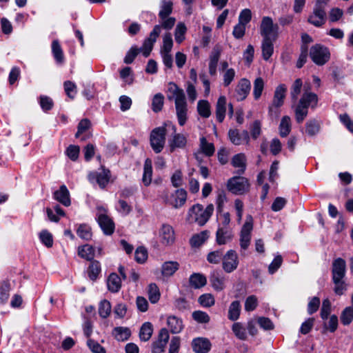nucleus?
Wrapping results in <instances>:
<instances>
[{"label": "nucleus", "mask_w": 353, "mask_h": 353, "mask_svg": "<svg viewBox=\"0 0 353 353\" xmlns=\"http://www.w3.org/2000/svg\"><path fill=\"white\" fill-rule=\"evenodd\" d=\"M153 333V326L151 323H144L139 331V339L141 341H148L150 339Z\"/></svg>", "instance_id": "4c0bfd02"}, {"label": "nucleus", "mask_w": 353, "mask_h": 353, "mask_svg": "<svg viewBox=\"0 0 353 353\" xmlns=\"http://www.w3.org/2000/svg\"><path fill=\"white\" fill-rule=\"evenodd\" d=\"M111 312V304L110 301L106 299L102 300L99 305V314L103 318L108 317Z\"/></svg>", "instance_id": "603ef678"}, {"label": "nucleus", "mask_w": 353, "mask_h": 353, "mask_svg": "<svg viewBox=\"0 0 353 353\" xmlns=\"http://www.w3.org/2000/svg\"><path fill=\"white\" fill-rule=\"evenodd\" d=\"M286 92L287 86L285 84H280L276 88L272 102V107L274 108H279L283 105Z\"/></svg>", "instance_id": "412c9836"}, {"label": "nucleus", "mask_w": 353, "mask_h": 353, "mask_svg": "<svg viewBox=\"0 0 353 353\" xmlns=\"http://www.w3.org/2000/svg\"><path fill=\"white\" fill-rule=\"evenodd\" d=\"M198 302L203 307H210L214 305L215 299L212 294L206 293L199 297Z\"/></svg>", "instance_id": "3c124183"}, {"label": "nucleus", "mask_w": 353, "mask_h": 353, "mask_svg": "<svg viewBox=\"0 0 353 353\" xmlns=\"http://www.w3.org/2000/svg\"><path fill=\"white\" fill-rule=\"evenodd\" d=\"M77 235L82 239L88 241L92 238V232L90 226L81 224L77 230Z\"/></svg>", "instance_id": "864d4df0"}, {"label": "nucleus", "mask_w": 353, "mask_h": 353, "mask_svg": "<svg viewBox=\"0 0 353 353\" xmlns=\"http://www.w3.org/2000/svg\"><path fill=\"white\" fill-rule=\"evenodd\" d=\"M64 90L68 97L74 99L77 94V89L74 83L70 81H66L63 83Z\"/></svg>", "instance_id": "338daca9"}, {"label": "nucleus", "mask_w": 353, "mask_h": 353, "mask_svg": "<svg viewBox=\"0 0 353 353\" xmlns=\"http://www.w3.org/2000/svg\"><path fill=\"white\" fill-rule=\"evenodd\" d=\"M214 211V205L209 204L205 209L201 204H195L188 211V219L190 222L196 223L199 225H204L210 219Z\"/></svg>", "instance_id": "f03ea898"}, {"label": "nucleus", "mask_w": 353, "mask_h": 353, "mask_svg": "<svg viewBox=\"0 0 353 353\" xmlns=\"http://www.w3.org/2000/svg\"><path fill=\"white\" fill-rule=\"evenodd\" d=\"M227 188L234 194L241 195L249 191L250 183L245 177L235 176L228 179Z\"/></svg>", "instance_id": "7ed1b4c3"}, {"label": "nucleus", "mask_w": 353, "mask_h": 353, "mask_svg": "<svg viewBox=\"0 0 353 353\" xmlns=\"http://www.w3.org/2000/svg\"><path fill=\"white\" fill-rule=\"evenodd\" d=\"M152 161L147 159L144 162L142 182L145 186H148L152 182Z\"/></svg>", "instance_id": "2f4dec72"}, {"label": "nucleus", "mask_w": 353, "mask_h": 353, "mask_svg": "<svg viewBox=\"0 0 353 353\" xmlns=\"http://www.w3.org/2000/svg\"><path fill=\"white\" fill-rule=\"evenodd\" d=\"M261 34L263 39H272L276 40L278 37L279 26L274 24L272 18L264 17L262 19L261 26Z\"/></svg>", "instance_id": "1a4fd4ad"}, {"label": "nucleus", "mask_w": 353, "mask_h": 353, "mask_svg": "<svg viewBox=\"0 0 353 353\" xmlns=\"http://www.w3.org/2000/svg\"><path fill=\"white\" fill-rule=\"evenodd\" d=\"M251 90V83L245 78L240 79L236 85L234 97L238 101H241L247 98Z\"/></svg>", "instance_id": "ddd939ff"}, {"label": "nucleus", "mask_w": 353, "mask_h": 353, "mask_svg": "<svg viewBox=\"0 0 353 353\" xmlns=\"http://www.w3.org/2000/svg\"><path fill=\"white\" fill-rule=\"evenodd\" d=\"M169 92L171 93L169 99L174 101L176 110H187L186 97L183 90L179 88L175 83H171Z\"/></svg>", "instance_id": "0eeeda50"}, {"label": "nucleus", "mask_w": 353, "mask_h": 353, "mask_svg": "<svg viewBox=\"0 0 353 353\" xmlns=\"http://www.w3.org/2000/svg\"><path fill=\"white\" fill-rule=\"evenodd\" d=\"M187 196V191L183 188H179L170 194H166L164 196V201L166 204L171 205L175 209H178L185 205Z\"/></svg>", "instance_id": "6e6552de"}, {"label": "nucleus", "mask_w": 353, "mask_h": 353, "mask_svg": "<svg viewBox=\"0 0 353 353\" xmlns=\"http://www.w3.org/2000/svg\"><path fill=\"white\" fill-rule=\"evenodd\" d=\"M167 324L172 334L180 333L183 328L182 320L176 316H168L167 319Z\"/></svg>", "instance_id": "c85d7f7f"}, {"label": "nucleus", "mask_w": 353, "mask_h": 353, "mask_svg": "<svg viewBox=\"0 0 353 353\" xmlns=\"http://www.w3.org/2000/svg\"><path fill=\"white\" fill-rule=\"evenodd\" d=\"M115 208L116 210L123 215L128 214L132 210L131 205L122 199L118 201Z\"/></svg>", "instance_id": "774afa93"}, {"label": "nucleus", "mask_w": 353, "mask_h": 353, "mask_svg": "<svg viewBox=\"0 0 353 353\" xmlns=\"http://www.w3.org/2000/svg\"><path fill=\"white\" fill-rule=\"evenodd\" d=\"M167 128H171L176 132V128L170 122L165 123L163 126L154 128L150 135V143L153 151L158 154L164 148Z\"/></svg>", "instance_id": "f257e3e1"}, {"label": "nucleus", "mask_w": 353, "mask_h": 353, "mask_svg": "<svg viewBox=\"0 0 353 353\" xmlns=\"http://www.w3.org/2000/svg\"><path fill=\"white\" fill-rule=\"evenodd\" d=\"M353 320V307H346L342 312L341 315V321L345 325H347L351 323Z\"/></svg>", "instance_id": "6e6d98bb"}, {"label": "nucleus", "mask_w": 353, "mask_h": 353, "mask_svg": "<svg viewBox=\"0 0 353 353\" xmlns=\"http://www.w3.org/2000/svg\"><path fill=\"white\" fill-rule=\"evenodd\" d=\"M107 286L112 293L118 292L121 288V279L116 273H111L107 280Z\"/></svg>", "instance_id": "a878e982"}, {"label": "nucleus", "mask_w": 353, "mask_h": 353, "mask_svg": "<svg viewBox=\"0 0 353 353\" xmlns=\"http://www.w3.org/2000/svg\"><path fill=\"white\" fill-rule=\"evenodd\" d=\"M292 123L289 117L285 116L281 119L279 126V134L281 137H286L291 132Z\"/></svg>", "instance_id": "79ce46f5"}, {"label": "nucleus", "mask_w": 353, "mask_h": 353, "mask_svg": "<svg viewBox=\"0 0 353 353\" xmlns=\"http://www.w3.org/2000/svg\"><path fill=\"white\" fill-rule=\"evenodd\" d=\"M239 263V257L236 251L230 250L224 254L222 267L225 272L231 273L237 268Z\"/></svg>", "instance_id": "9d476101"}, {"label": "nucleus", "mask_w": 353, "mask_h": 353, "mask_svg": "<svg viewBox=\"0 0 353 353\" xmlns=\"http://www.w3.org/2000/svg\"><path fill=\"white\" fill-rule=\"evenodd\" d=\"M275 40L272 39H263L262 41V55L265 60H268L274 52L273 42Z\"/></svg>", "instance_id": "72a5a7b5"}, {"label": "nucleus", "mask_w": 353, "mask_h": 353, "mask_svg": "<svg viewBox=\"0 0 353 353\" xmlns=\"http://www.w3.org/2000/svg\"><path fill=\"white\" fill-rule=\"evenodd\" d=\"M325 10L314 6L307 21L316 27H321L325 23Z\"/></svg>", "instance_id": "aec40b11"}, {"label": "nucleus", "mask_w": 353, "mask_h": 353, "mask_svg": "<svg viewBox=\"0 0 353 353\" xmlns=\"http://www.w3.org/2000/svg\"><path fill=\"white\" fill-rule=\"evenodd\" d=\"M232 165L238 168L236 173L239 175L243 174L246 170V157L243 153L235 154L231 161Z\"/></svg>", "instance_id": "b1692460"}, {"label": "nucleus", "mask_w": 353, "mask_h": 353, "mask_svg": "<svg viewBox=\"0 0 353 353\" xmlns=\"http://www.w3.org/2000/svg\"><path fill=\"white\" fill-rule=\"evenodd\" d=\"M228 137L235 145H248L250 142V135L247 130L239 131L230 129L228 132Z\"/></svg>", "instance_id": "dca6fc26"}, {"label": "nucleus", "mask_w": 353, "mask_h": 353, "mask_svg": "<svg viewBox=\"0 0 353 353\" xmlns=\"http://www.w3.org/2000/svg\"><path fill=\"white\" fill-rule=\"evenodd\" d=\"M90 125L91 123L88 119H82L78 125V130L75 134V137L80 139L82 141L88 139L90 137V134H83V133L90 128Z\"/></svg>", "instance_id": "7c9ffc66"}, {"label": "nucleus", "mask_w": 353, "mask_h": 353, "mask_svg": "<svg viewBox=\"0 0 353 353\" xmlns=\"http://www.w3.org/2000/svg\"><path fill=\"white\" fill-rule=\"evenodd\" d=\"M39 239L41 243L48 248H51L53 245V238L51 233L48 230H42L39 234Z\"/></svg>", "instance_id": "e2e57ef3"}, {"label": "nucleus", "mask_w": 353, "mask_h": 353, "mask_svg": "<svg viewBox=\"0 0 353 353\" xmlns=\"http://www.w3.org/2000/svg\"><path fill=\"white\" fill-rule=\"evenodd\" d=\"M212 343L207 338L198 337L192 341V350L195 353H208L210 351Z\"/></svg>", "instance_id": "6ab92c4d"}, {"label": "nucleus", "mask_w": 353, "mask_h": 353, "mask_svg": "<svg viewBox=\"0 0 353 353\" xmlns=\"http://www.w3.org/2000/svg\"><path fill=\"white\" fill-rule=\"evenodd\" d=\"M179 268V263L177 261H165L161 266V274L163 276L169 277L172 276Z\"/></svg>", "instance_id": "cd10ccee"}, {"label": "nucleus", "mask_w": 353, "mask_h": 353, "mask_svg": "<svg viewBox=\"0 0 353 353\" xmlns=\"http://www.w3.org/2000/svg\"><path fill=\"white\" fill-rule=\"evenodd\" d=\"M221 50L220 47L215 46L210 55L209 73L212 76L216 74V67L221 56Z\"/></svg>", "instance_id": "5701e85b"}, {"label": "nucleus", "mask_w": 353, "mask_h": 353, "mask_svg": "<svg viewBox=\"0 0 353 353\" xmlns=\"http://www.w3.org/2000/svg\"><path fill=\"white\" fill-rule=\"evenodd\" d=\"M264 88V81L261 77L256 78L254 81L253 95L255 99H259Z\"/></svg>", "instance_id": "5fc2aeb1"}, {"label": "nucleus", "mask_w": 353, "mask_h": 353, "mask_svg": "<svg viewBox=\"0 0 353 353\" xmlns=\"http://www.w3.org/2000/svg\"><path fill=\"white\" fill-rule=\"evenodd\" d=\"M241 313V303L239 301L231 303L228 310V319L231 321H236Z\"/></svg>", "instance_id": "a18cd8bd"}, {"label": "nucleus", "mask_w": 353, "mask_h": 353, "mask_svg": "<svg viewBox=\"0 0 353 353\" xmlns=\"http://www.w3.org/2000/svg\"><path fill=\"white\" fill-rule=\"evenodd\" d=\"M223 256L222 251L215 250L208 254L207 260L210 263L218 264L221 261H223Z\"/></svg>", "instance_id": "680f3d73"}, {"label": "nucleus", "mask_w": 353, "mask_h": 353, "mask_svg": "<svg viewBox=\"0 0 353 353\" xmlns=\"http://www.w3.org/2000/svg\"><path fill=\"white\" fill-rule=\"evenodd\" d=\"M87 345L92 353H106L105 349L94 339H88Z\"/></svg>", "instance_id": "bf43d9fd"}, {"label": "nucleus", "mask_w": 353, "mask_h": 353, "mask_svg": "<svg viewBox=\"0 0 353 353\" xmlns=\"http://www.w3.org/2000/svg\"><path fill=\"white\" fill-rule=\"evenodd\" d=\"M134 259L139 263H144L148 259V250L143 246L137 248Z\"/></svg>", "instance_id": "13d9d810"}, {"label": "nucleus", "mask_w": 353, "mask_h": 353, "mask_svg": "<svg viewBox=\"0 0 353 353\" xmlns=\"http://www.w3.org/2000/svg\"><path fill=\"white\" fill-rule=\"evenodd\" d=\"M303 81L301 79H296L290 87V97L294 102H296L301 92Z\"/></svg>", "instance_id": "49530a36"}, {"label": "nucleus", "mask_w": 353, "mask_h": 353, "mask_svg": "<svg viewBox=\"0 0 353 353\" xmlns=\"http://www.w3.org/2000/svg\"><path fill=\"white\" fill-rule=\"evenodd\" d=\"M187 139L185 136L181 134L175 133L172 139L169 142L170 151L173 152L176 148H183L185 146Z\"/></svg>", "instance_id": "c756f323"}, {"label": "nucleus", "mask_w": 353, "mask_h": 353, "mask_svg": "<svg viewBox=\"0 0 353 353\" xmlns=\"http://www.w3.org/2000/svg\"><path fill=\"white\" fill-rule=\"evenodd\" d=\"M310 56L316 65H323L329 61L330 52L327 47L321 44H316L310 48Z\"/></svg>", "instance_id": "423d86ee"}, {"label": "nucleus", "mask_w": 353, "mask_h": 353, "mask_svg": "<svg viewBox=\"0 0 353 353\" xmlns=\"http://www.w3.org/2000/svg\"><path fill=\"white\" fill-rule=\"evenodd\" d=\"M225 278L221 276L219 272H213L210 277V281L211 283L212 287L216 291L220 292L225 289Z\"/></svg>", "instance_id": "bb28decb"}, {"label": "nucleus", "mask_w": 353, "mask_h": 353, "mask_svg": "<svg viewBox=\"0 0 353 353\" xmlns=\"http://www.w3.org/2000/svg\"><path fill=\"white\" fill-rule=\"evenodd\" d=\"M171 183L174 188H179L183 184V173L181 170H176L171 176Z\"/></svg>", "instance_id": "69168bd1"}, {"label": "nucleus", "mask_w": 353, "mask_h": 353, "mask_svg": "<svg viewBox=\"0 0 353 353\" xmlns=\"http://www.w3.org/2000/svg\"><path fill=\"white\" fill-rule=\"evenodd\" d=\"M334 283V292L338 296L343 295L347 290L348 284L344 281V278L332 279Z\"/></svg>", "instance_id": "a19ab883"}, {"label": "nucleus", "mask_w": 353, "mask_h": 353, "mask_svg": "<svg viewBox=\"0 0 353 353\" xmlns=\"http://www.w3.org/2000/svg\"><path fill=\"white\" fill-rule=\"evenodd\" d=\"M232 330L237 339L242 341H245L248 339L246 327L242 323H234L232 326Z\"/></svg>", "instance_id": "37998d69"}, {"label": "nucleus", "mask_w": 353, "mask_h": 353, "mask_svg": "<svg viewBox=\"0 0 353 353\" xmlns=\"http://www.w3.org/2000/svg\"><path fill=\"white\" fill-rule=\"evenodd\" d=\"M192 319L199 323H208L210 320V316L201 310H196L192 312Z\"/></svg>", "instance_id": "4d7b16f0"}, {"label": "nucleus", "mask_w": 353, "mask_h": 353, "mask_svg": "<svg viewBox=\"0 0 353 353\" xmlns=\"http://www.w3.org/2000/svg\"><path fill=\"white\" fill-rule=\"evenodd\" d=\"M199 149L206 157H212L215 152V148L212 143L208 142L205 137L200 138Z\"/></svg>", "instance_id": "ea45409f"}, {"label": "nucleus", "mask_w": 353, "mask_h": 353, "mask_svg": "<svg viewBox=\"0 0 353 353\" xmlns=\"http://www.w3.org/2000/svg\"><path fill=\"white\" fill-rule=\"evenodd\" d=\"M107 212V209L103 206H97L96 215L97 222L103 233L110 235L114 232V223Z\"/></svg>", "instance_id": "20e7f679"}, {"label": "nucleus", "mask_w": 353, "mask_h": 353, "mask_svg": "<svg viewBox=\"0 0 353 353\" xmlns=\"http://www.w3.org/2000/svg\"><path fill=\"white\" fill-rule=\"evenodd\" d=\"M208 231H203L194 235L190 239V244L192 247L198 248L201 246L208 239Z\"/></svg>", "instance_id": "de8ad7c7"}, {"label": "nucleus", "mask_w": 353, "mask_h": 353, "mask_svg": "<svg viewBox=\"0 0 353 353\" xmlns=\"http://www.w3.org/2000/svg\"><path fill=\"white\" fill-rule=\"evenodd\" d=\"M318 103V96L312 92L305 91L301 96L299 104L298 110L301 109H314Z\"/></svg>", "instance_id": "4468645a"}, {"label": "nucleus", "mask_w": 353, "mask_h": 353, "mask_svg": "<svg viewBox=\"0 0 353 353\" xmlns=\"http://www.w3.org/2000/svg\"><path fill=\"white\" fill-rule=\"evenodd\" d=\"M161 33V26L156 25L154 26L152 31L150 33L149 37L145 39L143 44L139 51H142L143 55L145 57H148L152 48L154 43L157 41V39Z\"/></svg>", "instance_id": "9b49d317"}, {"label": "nucleus", "mask_w": 353, "mask_h": 353, "mask_svg": "<svg viewBox=\"0 0 353 353\" xmlns=\"http://www.w3.org/2000/svg\"><path fill=\"white\" fill-rule=\"evenodd\" d=\"M190 284L195 289L201 288L207 283V279L205 276L199 273H194L190 276Z\"/></svg>", "instance_id": "c9c22d12"}, {"label": "nucleus", "mask_w": 353, "mask_h": 353, "mask_svg": "<svg viewBox=\"0 0 353 353\" xmlns=\"http://www.w3.org/2000/svg\"><path fill=\"white\" fill-rule=\"evenodd\" d=\"M170 339L168 330L166 328L160 330L157 339L152 343V353H163Z\"/></svg>", "instance_id": "f8f14e48"}, {"label": "nucleus", "mask_w": 353, "mask_h": 353, "mask_svg": "<svg viewBox=\"0 0 353 353\" xmlns=\"http://www.w3.org/2000/svg\"><path fill=\"white\" fill-rule=\"evenodd\" d=\"M258 305V299L255 295H250L247 297L245 301V310L252 312L254 310Z\"/></svg>", "instance_id": "0e129e2a"}, {"label": "nucleus", "mask_w": 353, "mask_h": 353, "mask_svg": "<svg viewBox=\"0 0 353 353\" xmlns=\"http://www.w3.org/2000/svg\"><path fill=\"white\" fill-rule=\"evenodd\" d=\"M253 229V219L251 215L246 217L245 223L243 224L240 233V247L241 254L248 250L251 242V233Z\"/></svg>", "instance_id": "39448f33"}, {"label": "nucleus", "mask_w": 353, "mask_h": 353, "mask_svg": "<svg viewBox=\"0 0 353 353\" xmlns=\"http://www.w3.org/2000/svg\"><path fill=\"white\" fill-rule=\"evenodd\" d=\"M78 254L88 261H92L94 257V250L92 245L85 244L78 248Z\"/></svg>", "instance_id": "58836bf2"}, {"label": "nucleus", "mask_w": 353, "mask_h": 353, "mask_svg": "<svg viewBox=\"0 0 353 353\" xmlns=\"http://www.w3.org/2000/svg\"><path fill=\"white\" fill-rule=\"evenodd\" d=\"M148 299L152 303H156L160 299V292L158 286L155 283H150L148 289Z\"/></svg>", "instance_id": "09e8293b"}, {"label": "nucleus", "mask_w": 353, "mask_h": 353, "mask_svg": "<svg viewBox=\"0 0 353 353\" xmlns=\"http://www.w3.org/2000/svg\"><path fill=\"white\" fill-rule=\"evenodd\" d=\"M173 46V41L170 33H166L163 37V46L161 52H170Z\"/></svg>", "instance_id": "052dcab7"}, {"label": "nucleus", "mask_w": 353, "mask_h": 353, "mask_svg": "<svg viewBox=\"0 0 353 353\" xmlns=\"http://www.w3.org/2000/svg\"><path fill=\"white\" fill-rule=\"evenodd\" d=\"M11 290L10 283L3 281L0 283V304L4 305L8 302Z\"/></svg>", "instance_id": "f704fd0d"}, {"label": "nucleus", "mask_w": 353, "mask_h": 353, "mask_svg": "<svg viewBox=\"0 0 353 353\" xmlns=\"http://www.w3.org/2000/svg\"><path fill=\"white\" fill-rule=\"evenodd\" d=\"M159 241L163 245H171L175 240L174 232L172 226L164 224L159 233Z\"/></svg>", "instance_id": "f3484780"}, {"label": "nucleus", "mask_w": 353, "mask_h": 353, "mask_svg": "<svg viewBox=\"0 0 353 353\" xmlns=\"http://www.w3.org/2000/svg\"><path fill=\"white\" fill-rule=\"evenodd\" d=\"M52 52L56 62L58 64H62L64 61V56L62 48L57 40H54L52 43Z\"/></svg>", "instance_id": "c03bdc74"}, {"label": "nucleus", "mask_w": 353, "mask_h": 353, "mask_svg": "<svg viewBox=\"0 0 353 353\" xmlns=\"http://www.w3.org/2000/svg\"><path fill=\"white\" fill-rule=\"evenodd\" d=\"M112 335L117 341H125L130 338L131 332L128 327H117L112 330Z\"/></svg>", "instance_id": "e433bc0d"}, {"label": "nucleus", "mask_w": 353, "mask_h": 353, "mask_svg": "<svg viewBox=\"0 0 353 353\" xmlns=\"http://www.w3.org/2000/svg\"><path fill=\"white\" fill-rule=\"evenodd\" d=\"M101 272V264L98 261H92L88 270L89 278L95 281Z\"/></svg>", "instance_id": "8fccbe9b"}, {"label": "nucleus", "mask_w": 353, "mask_h": 353, "mask_svg": "<svg viewBox=\"0 0 353 353\" xmlns=\"http://www.w3.org/2000/svg\"><path fill=\"white\" fill-rule=\"evenodd\" d=\"M53 197L64 206L68 207L71 204L70 192L65 185H61L59 189L54 192Z\"/></svg>", "instance_id": "4be33fe9"}, {"label": "nucleus", "mask_w": 353, "mask_h": 353, "mask_svg": "<svg viewBox=\"0 0 353 353\" xmlns=\"http://www.w3.org/2000/svg\"><path fill=\"white\" fill-rule=\"evenodd\" d=\"M332 279L345 278L346 274V262L342 258H336L332 263Z\"/></svg>", "instance_id": "a211bd4d"}, {"label": "nucleus", "mask_w": 353, "mask_h": 353, "mask_svg": "<svg viewBox=\"0 0 353 353\" xmlns=\"http://www.w3.org/2000/svg\"><path fill=\"white\" fill-rule=\"evenodd\" d=\"M90 181H95L101 188H105L110 179V171L101 166L100 172H94L89 174Z\"/></svg>", "instance_id": "2eb2a0df"}, {"label": "nucleus", "mask_w": 353, "mask_h": 353, "mask_svg": "<svg viewBox=\"0 0 353 353\" xmlns=\"http://www.w3.org/2000/svg\"><path fill=\"white\" fill-rule=\"evenodd\" d=\"M232 237V232L228 228H219L216 233V241L219 245L226 244Z\"/></svg>", "instance_id": "393cba45"}, {"label": "nucleus", "mask_w": 353, "mask_h": 353, "mask_svg": "<svg viewBox=\"0 0 353 353\" xmlns=\"http://www.w3.org/2000/svg\"><path fill=\"white\" fill-rule=\"evenodd\" d=\"M173 3L170 0H161L160 2V10L159 17L161 19H165L172 12Z\"/></svg>", "instance_id": "473e14b6"}]
</instances>
